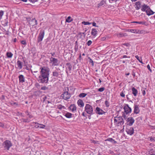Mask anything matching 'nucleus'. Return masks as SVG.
Segmentation results:
<instances>
[{"instance_id": "49530a36", "label": "nucleus", "mask_w": 155, "mask_h": 155, "mask_svg": "<svg viewBox=\"0 0 155 155\" xmlns=\"http://www.w3.org/2000/svg\"><path fill=\"white\" fill-rule=\"evenodd\" d=\"M48 87L46 86H43V87H42L41 88V90H47L48 89Z\"/></svg>"}, {"instance_id": "13d9d810", "label": "nucleus", "mask_w": 155, "mask_h": 155, "mask_svg": "<svg viewBox=\"0 0 155 155\" xmlns=\"http://www.w3.org/2000/svg\"><path fill=\"white\" fill-rule=\"evenodd\" d=\"M128 58V57H127V56L126 55H124L123 56V58Z\"/></svg>"}, {"instance_id": "4d7b16f0", "label": "nucleus", "mask_w": 155, "mask_h": 155, "mask_svg": "<svg viewBox=\"0 0 155 155\" xmlns=\"http://www.w3.org/2000/svg\"><path fill=\"white\" fill-rule=\"evenodd\" d=\"M35 125L34 126V127L36 128H38V127H37L38 124H35Z\"/></svg>"}, {"instance_id": "6e6d98bb", "label": "nucleus", "mask_w": 155, "mask_h": 155, "mask_svg": "<svg viewBox=\"0 0 155 155\" xmlns=\"http://www.w3.org/2000/svg\"><path fill=\"white\" fill-rule=\"evenodd\" d=\"M143 94V95H144L145 94V91H142Z\"/></svg>"}, {"instance_id": "58836bf2", "label": "nucleus", "mask_w": 155, "mask_h": 155, "mask_svg": "<svg viewBox=\"0 0 155 155\" xmlns=\"http://www.w3.org/2000/svg\"><path fill=\"white\" fill-rule=\"evenodd\" d=\"M67 65L68 66V68L69 70L70 71H71L72 67L71 65L67 63Z\"/></svg>"}, {"instance_id": "de8ad7c7", "label": "nucleus", "mask_w": 155, "mask_h": 155, "mask_svg": "<svg viewBox=\"0 0 155 155\" xmlns=\"http://www.w3.org/2000/svg\"><path fill=\"white\" fill-rule=\"evenodd\" d=\"M147 68L150 71V72H152V71L151 69H150V66L149 64L147 65Z\"/></svg>"}, {"instance_id": "0e129e2a", "label": "nucleus", "mask_w": 155, "mask_h": 155, "mask_svg": "<svg viewBox=\"0 0 155 155\" xmlns=\"http://www.w3.org/2000/svg\"><path fill=\"white\" fill-rule=\"evenodd\" d=\"M88 118L89 119H90L91 118V117L90 116H89L88 117Z\"/></svg>"}, {"instance_id": "412c9836", "label": "nucleus", "mask_w": 155, "mask_h": 155, "mask_svg": "<svg viewBox=\"0 0 155 155\" xmlns=\"http://www.w3.org/2000/svg\"><path fill=\"white\" fill-rule=\"evenodd\" d=\"M146 12L148 16L152 15L154 13V12L152 11L150 9V8H148V9L147 10Z\"/></svg>"}, {"instance_id": "c9c22d12", "label": "nucleus", "mask_w": 155, "mask_h": 155, "mask_svg": "<svg viewBox=\"0 0 155 155\" xmlns=\"http://www.w3.org/2000/svg\"><path fill=\"white\" fill-rule=\"evenodd\" d=\"M135 57L139 61L140 63H143L141 58H140L138 55H136L135 56Z\"/></svg>"}, {"instance_id": "423d86ee", "label": "nucleus", "mask_w": 155, "mask_h": 155, "mask_svg": "<svg viewBox=\"0 0 155 155\" xmlns=\"http://www.w3.org/2000/svg\"><path fill=\"white\" fill-rule=\"evenodd\" d=\"M124 112L126 114H129L131 112V109L129 107L128 104H125L124 107Z\"/></svg>"}, {"instance_id": "7c9ffc66", "label": "nucleus", "mask_w": 155, "mask_h": 155, "mask_svg": "<svg viewBox=\"0 0 155 155\" xmlns=\"http://www.w3.org/2000/svg\"><path fill=\"white\" fill-rule=\"evenodd\" d=\"M73 20V19L71 17L68 16L67 18L66 19V22L70 23Z\"/></svg>"}, {"instance_id": "37998d69", "label": "nucleus", "mask_w": 155, "mask_h": 155, "mask_svg": "<svg viewBox=\"0 0 155 155\" xmlns=\"http://www.w3.org/2000/svg\"><path fill=\"white\" fill-rule=\"evenodd\" d=\"M92 43V42L91 40H89L87 41V45H88V46H89L90 45H91Z\"/></svg>"}, {"instance_id": "c756f323", "label": "nucleus", "mask_w": 155, "mask_h": 155, "mask_svg": "<svg viewBox=\"0 0 155 155\" xmlns=\"http://www.w3.org/2000/svg\"><path fill=\"white\" fill-rule=\"evenodd\" d=\"M13 54L11 52H7L6 53V56L8 58H11L13 56Z\"/></svg>"}, {"instance_id": "5701e85b", "label": "nucleus", "mask_w": 155, "mask_h": 155, "mask_svg": "<svg viewBox=\"0 0 155 155\" xmlns=\"http://www.w3.org/2000/svg\"><path fill=\"white\" fill-rule=\"evenodd\" d=\"M53 76L55 77H58L59 75V71L58 69L52 72Z\"/></svg>"}, {"instance_id": "603ef678", "label": "nucleus", "mask_w": 155, "mask_h": 155, "mask_svg": "<svg viewBox=\"0 0 155 155\" xmlns=\"http://www.w3.org/2000/svg\"><path fill=\"white\" fill-rule=\"evenodd\" d=\"M92 25L93 26H95V27H98V26H97L96 25V23L94 22H93L92 23Z\"/></svg>"}, {"instance_id": "bb28decb", "label": "nucleus", "mask_w": 155, "mask_h": 155, "mask_svg": "<svg viewBox=\"0 0 155 155\" xmlns=\"http://www.w3.org/2000/svg\"><path fill=\"white\" fill-rule=\"evenodd\" d=\"M57 107L60 110L65 109V107L61 104H58Z\"/></svg>"}, {"instance_id": "f257e3e1", "label": "nucleus", "mask_w": 155, "mask_h": 155, "mask_svg": "<svg viewBox=\"0 0 155 155\" xmlns=\"http://www.w3.org/2000/svg\"><path fill=\"white\" fill-rule=\"evenodd\" d=\"M40 75L39 77V81L42 83H46L48 81L49 75V69L46 67L41 68Z\"/></svg>"}, {"instance_id": "864d4df0", "label": "nucleus", "mask_w": 155, "mask_h": 155, "mask_svg": "<svg viewBox=\"0 0 155 155\" xmlns=\"http://www.w3.org/2000/svg\"><path fill=\"white\" fill-rule=\"evenodd\" d=\"M126 97H127V100H129L130 99L129 98V95L128 94H127V95H126Z\"/></svg>"}, {"instance_id": "e433bc0d", "label": "nucleus", "mask_w": 155, "mask_h": 155, "mask_svg": "<svg viewBox=\"0 0 155 155\" xmlns=\"http://www.w3.org/2000/svg\"><path fill=\"white\" fill-rule=\"evenodd\" d=\"M125 91H122L120 93V95L123 97H125Z\"/></svg>"}, {"instance_id": "e2e57ef3", "label": "nucleus", "mask_w": 155, "mask_h": 155, "mask_svg": "<svg viewBox=\"0 0 155 155\" xmlns=\"http://www.w3.org/2000/svg\"><path fill=\"white\" fill-rule=\"evenodd\" d=\"M34 73H37L38 72V71H34Z\"/></svg>"}, {"instance_id": "69168bd1", "label": "nucleus", "mask_w": 155, "mask_h": 155, "mask_svg": "<svg viewBox=\"0 0 155 155\" xmlns=\"http://www.w3.org/2000/svg\"><path fill=\"white\" fill-rule=\"evenodd\" d=\"M129 73H127V74H126V75H129Z\"/></svg>"}, {"instance_id": "052dcab7", "label": "nucleus", "mask_w": 155, "mask_h": 155, "mask_svg": "<svg viewBox=\"0 0 155 155\" xmlns=\"http://www.w3.org/2000/svg\"><path fill=\"white\" fill-rule=\"evenodd\" d=\"M92 142L95 143H96V142L94 140H93L92 141Z\"/></svg>"}, {"instance_id": "1a4fd4ad", "label": "nucleus", "mask_w": 155, "mask_h": 155, "mask_svg": "<svg viewBox=\"0 0 155 155\" xmlns=\"http://www.w3.org/2000/svg\"><path fill=\"white\" fill-rule=\"evenodd\" d=\"M51 62L52 63V65L54 66H57L58 65V60L57 59L51 57L50 58Z\"/></svg>"}, {"instance_id": "9d476101", "label": "nucleus", "mask_w": 155, "mask_h": 155, "mask_svg": "<svg viewBox=\"0 0 155 155\" xmlns=\"http://www.w3.org/2000/svg\"><path fill=\"white\" fill-rule=\"evenodd\" d=\"M126 132L127 134L131 135L134 133V129L132 127H128L126 129Z\"/></svg>"}, {"instance_id": "ea45409f", "label": "nucleus", "mask_w": 155, "mask_h": 155, "mask_svg": "<svg viewBox=\"0 0 155 155\" xmlns=\"http://www.w3.org/2000/svg\"><path fill=\"white\" fill-rule=\"evenodd\" d=\"M21 43L25 45H26L27 44L26 41L25 40L21 41Z\"/></svg>"}, {"instance_id": "5fc2aeb1", "label": "nucleus", "mask_w": 155, "mask_h": 155, "mask_svg": "<svg viewBox=\"0 0 155 155\" xmlns=\"http://www.w3.org/2000/svg\"><path fill=\"white\" fill-rule=\"evenodd\" d=\"M82 115L83 116H84V117H86V115H85V114L84 113V112H83V113H82Z\"/></svg>"}, {"instance_id": "f03ea898", "label": "nucleus", "mask_w": 155, "mask_h": 155, "mask_svg": "<svg viewBox=\"0 0 155 155\" xmlns=\"http://www.w3.org/2000/svg\"><path fill=\"white\" fill-rule=\"evenodd\" d=\"M114 123L117 126H121L124 123V120L120 117H115L114 118Z\"/></svg>"}, {"instance_id": "338daca9", "label": "nucleus", "mask_w": 155, "mask_h": 155, "mask_svg": "<svg viewBox=\"0 0 155 155\" xmlns=\"http://www.w3.org/2000/svg\"><path fill=\"white\" fill-rule=\"evenodd\" d=\"M99 81H100V83H101V80L100 79H99Z\"/></svg>"}, {"instance_id": "0eeeda50", "label": "nucleus", "mask_w": 155, "mask_h": 155, "mask_svg": "<svg viewBox=\"0 0 155 155\" xmlns=\"http://www.w3.org/2000/svg\"><path fill=\"white\" fill-rule=\"evenodd\" d=\"M45 32L43 30H41L40 31L38 38V42L41 41L44 37Z\"/></svg>"}, {"instance_id": "6ab92c4d", "label": "nucleus", "mask_w": 155, "mask_h": 155, "mask_svg": "<svg viewBox=\"0 0 155 155\" xmlns=\"http://www.w3.org/2000/svg\"><path fill=\"white\" fill-rule=\"evenodd\" d=\"M131 90L132 91V93L136 97L137 96L138 93L137 90L135 89L134 87H132L131 88Z\"/></svg>"}, {"instance_id": "2f4dec72", "label": "nucleus", "mask_w": 155, "mask_h": 155, "mask_svg": "<svg viewBox=\"0 0 155 155\" xmlns=\"http://www.w3.org/2000/svg\"><path fill=\"white\" fill-rule=\"evenodd\" d=\"M87 95V94L85 93H82L80 94L79 95H78V96L80 98H84Z\"/></svg>"}, {"instance_id": "680f3d73", "label": "nucleus", "mask_w": 155, "mask_h": 155, "mask_svg": "<svg viewBox=\"0 0 155 155\" xmlns=\"http://www.w3.org/2000/svg\"><path fill=\"white\" fill-rule=\"evenodd\" d=\"M132 2H134L136 1L137 0H131Z\"/></svg>"}, {"instance_id": "a19ab883", "label": "nucleus", "mask_w": 155, "mask_h": 155, "mask_svg": "<svg viewBox=\"0 0 155 155\" xmlns=\"http://www.w3.org/2000/svg\"><path fill=\"white\" fill-rule=\"evenodd\" d=\"M105 88L104 87L100 88L98 89V91L100 92H103L104 91Z\"/></svg>"}, {"instance_id": "39448f33", "label": "nucleus", "mask_w": 155, "mask_h": 155, "mask_svg": "<svg viewBox=\"0 0 155 155\" xmlns=\"http://www.w3.org/2000/svg\"><path fill=\"white\" fill-rule=\"evenodd\" d=\"M3 146L5 148L8 150L12 146V144L10 141L6 140L3 142Z\"/></svg>"}, {"instance_id": "09e8293b", "label": "nucleus", "mask_w": 155, "mask_h": 155, "mask_svg": "<svg viewBox=\"0 0 155 155\" xmlns=\"http://www.w3.org/2000/svg\"><path fill=\"white\" fill-rule=\"evenodd\" d=\"M89 59H90L89 62L91 63L92 65H94L93 61V60H92V59L91 58H89Z\"/></svg>"}, {"instance_id": "72a5a7b5", "label": "nucleus", "mask_w": 155, "mask_h": 155, "mask_svg": "<svg viewBox=\"0 0 155 155\" xmlns=\"http://www.w3.org/2000/svg\"><path fill=\"white\" fill-rule=\"evenodd\" d=\"M105 106L107 107H108L110 106V102L107 100L105 101Z\"/></svg>"}, {"instance_id": "7ed1b4c3", "label": "nucleus", "mask_w": 155, "mask_h": 155, "mask_svg": "<svg viewBox=\"0 0 155 155\" xmlns=\"http://www.w3.org/2000/svg\"><path fill=\"white\" fill-rule=\"evenodd\" d=\"M84 110L87 114L92 115L93 114V109L92 106L88 104H86L84 107Z\"/></svg>"}, {"instance_id": "473e14b6", "label": "nucleus", "mask_w": 155, "mask_h": 155, "mask_svg": "<svg viewBox=\"0 0 155 155\" xmlns=\"http://www.w3.org/2000/svg\"><path fill=\"white\" fill-rule=\"evenodd\" d=\"M118 37H122L123 36H127V35L126 33H120L118 34Z\"/></svg>"}, {"instance_id": "4c0bfd02", "label": "nucleus", "mask_w": 155, "mask_h": 155, "mask_svg": "<svg viewBox=\"0 0 155 155\" xmlns=\"http://www.w3.org/2000/svg\"><path fill=\"white\" fill-rule=\"evenodd\" d=\"M148 139L151 142L155 141V137H150L148 138Z\"/></svg>"}, {"instance_id": "4468645a", "label": "nucleus", "mask_w": 155, "mask_h": 155, "mask_svg": "<svg viewBox=\"0 0 155 155\" xmlns=\"http://www.w3.org/2000/svg\"><path fill=\"white\" fill-rule=\"evenodd\" d=\"M30 24L31 26H34L38 24L37 21L35 18L33 19L30 21Z\"/></svg>"}, {"instance_id": "3c124183", "label": "nucleus", "mask_w": 155, "mask_h": 155, "mask_svg": "<svg viewBox=\"0 0 155 155\" xmlns=\"http://www.w3.org/2000/svg\"><path fill=\"white\" fill-rule=\"evenodd\" d=\"M30 2H32V3H35V2H36L37 0H28Z\"/></svg>"}, {"instance_id": "f3484780", "label": "nucleus", "mask_w": 155, "mask_h": 155, "mask_svg": "<svg viewBox=\"0 0 155 155\" xmlns=\"http://www.w3.org/2000/svg\"><path fill=\"white\" fill-rule=\"evenodd\" d=\"M17 65L18 66V68L20 70L22 67V63L20 61L18 60L17 62Z\"/></svg>"}, {"instance_id": "79ce46f5", "label": "nucleus", "mask_w": 155, "mask_h": 155, "mask_svg": "<svg viewBox=\"0 0 155 155\" xmlns=\"http://www.w3.org/2000/svg\"><path fill=\"white\" fill-rule=\"evenodd\" d=\"M4 12L2 11H0V18H1L2 16L3 15Z\"/></svg>"}, {"instance_id": "aec40b11", "label": "nucleus", "mask_w": 155, "mask_h": 155, "mask_svg": "<svg viewBox=\"0 0 155 155\" xmlns=\"http://www.w3.org/2000/svg\"><path fill=\"white\" fill-rule=\"evenodd\" d=\"M141 3L140 2L138 1L135 3V8L137 10H139L140 8Z\"/></svg>"}, {"instance_id": "9b49d317", "label": "nucleus", "mask_w": 155, "mask_h": 155, "mask_svg": "<svg viewBox=\"0 0 155 155\" xmlns=\"http://www.w3.org/2000/svg\"><path fill=\"white\" fill-rule=\"evenodd\" d=\"M69 108L70 110L73 113H75L77 112V107L75 104L71 105L69 107Z\"/></svg>"}, {"instance_id": "6e6552de", "label": "nucleus", "mask_w": 155, "mask_h": 155, "mask_svg": "<svg viewBox=\"0 0 155 155\" xmlns=\"http://www.w3.org/2000/svg\"><path fill=\"white\" fill-rule=\"evenodd\" d=\"M134 122V119L131 117H128L127 120V124L129 126H132Z\"/></svg>"}, {"instance_id": "cd10ccee", "label": "nucleus", "mask_w": 155, "mask_h": 155, "mask_svg": "<svg viewBox=\"0 0 155 155\" xmlns=\"http://www.w3.org/2000/svg\"><path fill=\"white\" fill-rule=\"evenodd\" d=\"M105 141H109L110 142L115 143L117 142L112 138H109L105 140Z\"/></svg>"}, {"instance_id": "2eb2a0df", "label": "nucleus", "mask_w": 155, "mask_h": 155, "mask_svg": "<svg viewBox=\"0 0 155 155\" xmlns=\"http://www.w3.org/2000/svg\"><path fill=\"white\" fill-rule=\"evenodd\" d=\"M77 104L80 107H83L84 105L83 101L81 99H79L77 101Z\"/></svg>"}, {"instance_id": "f704fd0d", "label": "nucleus", "mask_w": 155, "mask_h": 155, "mask_svg": "<svg viewBox=\"0 0 155 155\" xmlns=\"http://www.w3.org/2000/svg\"><path fill=\"white\" fill-rule=\"evenodd\" d=\"M82 24L84 25H89L92 24L91 22H89L88 21H83L82 22Z\"/></svg>"}, {"instance_id": "ddd939ff", "label": "nucleus", "mask_w": 155, "mask_h": 155, "mask_svg": "<svg viewBox=\"0 0 155 155\" xmlns=\"http://www.w3.org/2000/svg\"><path fill=\"white\" fill-rule=\"evenodd\" d=\"M134 113L136 114H137L140 112V109L138 106L136 104L134 105Z\"/></svg>"}, {"instance_id": "a18cd8bd", "label": "nucleus", "mask_w": 155, "mask_h": 155, "mask_svg": "<svg viewBox=\"0 0 155 155\" xmlns=\"http://www.w3.org/2000/svg\"><path fill=\"white\" fill-rule=\"evenodd\" d=\"M122 45H125L127 47H129L130 46V44L129 43L123 44Z\"/></svg>"}, {"instance_id": "c85d7f7f", "label": "nucleus", "mask_w": 155, "mask_h": 155, "mask_svg": "<svg viewBox=\"0 0 155 155\" xmlns=\"http://www.w3.org/2000/svg\"><path fill=\"white\" fill-rule=\"evenodd\" d=\"M129 32L134 33H138L139 31V30L132 29L129 30Z\"/></svg>"}, {"instance_id": "f8f14e48", "label": "nucleus", "mask_w": 155, "mask_h": 155, "mask_svg": "<svg viewBox=\"0 0 155 155\" xmlns=\"http://www.w3.org/2000/svg\"><path fill=\"white\" fill-rule=\"evenodd\" d=\"M96 112L97 114L100 115H102L105 113L104 111L99 107H96Z\"/></svg>"}, {"instance_id": "4be33fe9", "label": "nucleus", "mask_w": 155, "mask_h": 155, "mask_svg": "<svg viewBox=\"0 0 155 155\" xmlns=\"http://www.w3.org/2000/svg\"><path fill=\"white\" fill-rule=\"evenodd\" d=\"M32 124H38L37 127H38V128L43 129V128H44L45 127V125H43L42 124H39L37 122H34V123H33Z\"/></svg>"}, {"instance_id": "a878e982", "label": "nucleus", "mask_w": 155, "mask_h": 155, "mask_svg": "<svg viewBox=\"0 0 155 155\" xmlns=\"http://www.w3.org/2000/svg\"><path fill=\"white\" fill-rule=\"evenodd\" d=\"M64 115L67 118H71L72 117V114L69 112H67L64 114Z\"/></svg>"}, {"instance_id": "b1692460", "label": "nucleus", "mask_w": 155, "mask_h": 155, "mask_svg": "<svg viewBox=\"0 0 155 155\" xmlns=\"http://www.w3.org/2000/svg\"><path fill=\"white\" fill-rule=\"evenodd\" d=\"M134 23H136L139 24H141L142 25H144L146 26L148 25L147 24L145 21H134L133 22Z\"/></svg>"}, {"instance_id": "774afa93", "label": "nucleus", "mask_w": 155, "mask_h": 155, "mask_svg": "<svg viewBox=\"0 0 155 155\" xmlns=\"http://www.w3.org/2000/svg\"><path fill=\"white\" fill-rule=\"evenodd\" d=\"M82 55H83V56L85 55L83 53V54H82Z\"/></svg>"}, {"instance_id": "c03bdc74", "label": "nucleus", "mask_w": 155, "mask_h": 155, "mask_svg": "<svg viewBox=\"0 0 155 155\" xmlns=\"http://www.w3.org/2000/svg\"><path fill=\"white\" fill-rule=\"evenodd\" d=\"M105 3V2L104 1H101L99 5L101 6V5L104 4Z\"/></svg>"}, {"instance_id": "20e7f679", "label": "nucleus", "mask_w": 155, "mask_h": 155, "mask_svg": "<svg viewBox=\"0 0 155 155\" xmlns=\"http://www.w3.org/2000/svg\"><path fill=\"white\" fill-rule=\"evenodd\" d=\"M61 97L65 100L69 99L71 97V94L69 93L68 91H64L61 95Z\"/></svg>"}, {"instance_id": "bf43d9fd", "label": "nucleus", "mask_w": 155, "mask_h": 155, "mask_svg": "<svg viewBox=\"0 0 155 155\" xmlns=\"http://www.w3.org/2000/svg\"><path fill=\"white\" fill-rule=\"evenodd\" d=\"M21 1L24 2H26L27 1V0H21Z\"/></svg>"}, {"instance_id": "dca6fc26", "label": "nucleus", "mask_w": 155, "mask_h": 155, "mask_svg": "<svg viewBox=\"0 0 155 155\" xmlns=\"http://www.w3.org/2000/svg\"><path fill=\"white\" fill-rule=\"evenodd\" d=\"M18 78L20 83H23L25 81V78L23 75L21 74L19 75L18 76Z\"/></svg>"}, {"instance_id": "a211bd4d", "label": "nucleus", "mask_w": 155, "mask_h": 155, "mask_svg": "<svg viewBox=\"0 0 155 155\" xmlns=\"http://www.w3.org/2000/svg\"><path fill=\"white\" fill-rule=\"evenodd\" d=\"M149 8V6L147 5L144 4L142 5L141 10L143 12L146 11V12L147 10Z\"/></svg>"}, {"instance_id": "8fccbe9b", "label": "nucleus", "mask_w": 155, "mask_h": 155, "mask_svg": "<svg viewBox=\"0 0 155 155\" xmlns=\"http://www.w3.org/2000/svg\"><path fill=\"white\" fill-rule=\"evenodd\" d=\"M0 127H5V126L1 122H0Z\"/></svg>"}, {"instance_id": "393cba45", "label": "nucleus", "mask_w": 155, "mask_h": 155, "mask_svg": "<svg viewBox=\"0 0 155 155\" xmlns=\"http://www.w3.org/2000/svg\"><path fill=\"white\" fill-rule=\"evenodd\" d=\"M97 29L95 28H92L91 30V34L92 35L96 36L97 35Z\"/></svg>"}]
</instances>
